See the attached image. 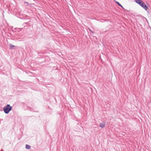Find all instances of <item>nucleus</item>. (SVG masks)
Masks as SVG:
<instances>
[{"label":"nucleus","instance_id":"nucleus-5","mask_svg":"<svg viewBox=\"0 0 151 151\" xmlns=\"http://www.w3.org/2000/svg\"><path fill=\"white\" fill-rule=\"evenodd\" d=\"M25 148L29 150L31 148V146L29 145H26Z\"/></svg>","mask_w":151,"mask_h":151},{"label":"nucleus","instance_id":"nucleus-9","mask_svg":"<svg viewBox=\"0 0 151 151\" xmlns=\"http://www.w3.org/2000/svg\"><path fill=\"white\" fill-rule=\"evenodd\" d=\"M29 109H30V111H32L30 107H29Z\"/></svg>","mask_w":151,"mask_h":151},{"label":"nucleus","instance_id":"nucleus-4","mask_svg":"<svg viewBox=\"0 0 151 151\" xmlns=\"http://www.w3.org/2000/svg\"><path fill=\"white\" fill-rule=\"evenodd\" d=\"M105 123L104 122H103L100 123L99 126L101 128H103L105 127Z\"/></svg>","mask_w":151,"mask_h":151},{"label":"nucleus","instance_id":"nucleus-7","mask_svg":"<svg viewBox=\"0 0 151 151\" xmlns=\"http://www.w3.org/2000/svg\"><path fill=\"white\" fill-rule=\"evenodd\" d=\"M142 20H143L144 21H145V20L146 21H147V19L145 18L144 17H142Z\"/></svg>","mask_w":151,"mask_h":151},{"label":"nucleus","instance_id":"nucleus-10","mask_svg":"<svg viewBox=\"0 0 151 151\" xmlns=\"http://www.w3.org/2000/svg\"><path fill=\"white\" fill-rule=\"evenodd\" d=\"M0 151H4V150L3 149H1Z\"/></svg>","mask_w":151,"mask_h":151},{"label":"nucleus","instance_id":"nucleus-8","mask_svg":"<svg viewBox=\"0 0 151 151\" xmlns=\"http://www.w3.org/2000/svg\"><path fill=\"white\" fill-rule=\"evenodd\" d=\"M89 30L90 32H91L92 33H94V32L90 29H89Z\"/></svg>","mask_w":151,"mask_h":151},{"label":"nucleus","instance_id":"nucleus-2","mask_svg":"<svg viewBox=\"0 0 151 151\" xmlns=\"http://www.w3.org/2000/svg\"><path fill=\"white\" fill-rule=\"evenodd\" d=\"M12 107L9 104H7L6 106L3 108V110L6 114H8L10 111L12 110Z\"/></svg>","mask_w":151,"mask_h":151},{"label":"nucleus","instance_id":"nucleus-3","mask_svg":"<svg viewBox=\"0 0 151 151\" xmlns=\"http://www.w3.org/2000/svg\"><path fill=\"white\" fill-rule=\"evenodd\" d=\"M9 49L10 50H12V49H16L15 46L14 45L11 44H9Z\"/></svg>","mask_w":151,"mask_h":151},{"label":"nucleus","instance_id":"nucleus-6","mask_svg":"<svg viewBox=\"0 0 151 151\" xmlns=\"http://www.w3.org/2000/svg\"><path fill=\"white\" fill-rule=\"evenodd\" d=\"M115 3L118 4L119 6L121 7L122 8H123L122 6L118 1H116Z\"/></svg>","mask_w":151,"mask_h":151},{"label":"nucleus","instance_id":"nucleus-1","mask_svg":"<svg viewBox=\"0 0 151 151\" xmlns=\"http://www.w3.org/2000/svg\"><path fill=\"white\" fill-rule=\"evenodd\" d=\"M135 2L139 4L145 10L148 12V8L147 6L145 4L142 0H134Z\"/></svg>","mask_w":151,"mask_h":151},{"label":"nucleus","instance_id":"nucleus-11","mask_svg":"<svg viewBox=\"0 0 151 151\" xmlns=\"http://www.w3.org/2000/svg\"><path fill=\"white\" fill-rule=\"evenodd\" d=\"M28 22H27V23H26L25 24H28Z\"/></svg>","mask_w":151,"mask_h":151}]
</instances>
